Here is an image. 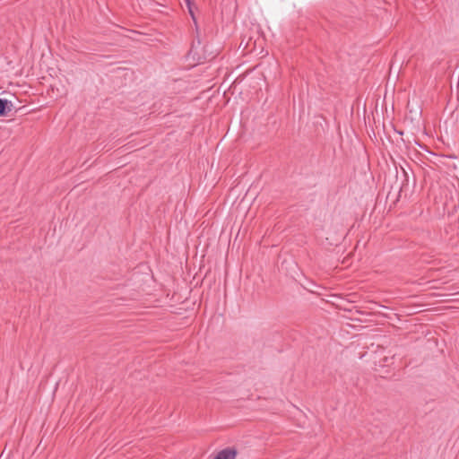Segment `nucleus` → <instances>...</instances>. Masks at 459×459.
Here are the masks:
<instances>
[{
  "label": "nucleus",
  "instance_id": "1",
  "mask_svg": "<svg viewBox=\"0 0 459 459\" xmlns=\"http://www.w3.org/2000/svg\"><path fill=\"white\" fill-rule=\"evenodd\" d=\"M237 450L234 448H225L218 452L213 459H236Z\"/></svg>",
  "mask_w": 459,
  "mask_h": 459
},
{
  "label": "nucleus",
  "instance_id": "2",
  "mask_svg": "<svg viewBox=\"0 0 459 459\" xmlns=\"http://www.w3.org/2000/svg\"><path fill=\"white\" fill-rule=\"evenodd\" d=\"M9 104L11 105V101L0 99V116H4L6 114V108Z\"/></svg>",
  "mask_w": 459,
  "mask_h": 459
},
{
  "label": "nucleus",
  "instance_id": "3",
  "mask_svg": "<svg viewBox=\"0 0 459 459\" xmlns=\"http://www.w3.org/2000/svg\"><path fill=\"white\" fill-rule=\"evenodd\" d=\"M185 2H186V6H187V8H188V12H189V13H190V15H191L192 19H193L194 21H195V17L194 11H193V7H192V6H193V3H192V1H191V0H185Z\"/></svg>",
  "mask_w": 459,
  "mask_h": 459
}]
</instances>
